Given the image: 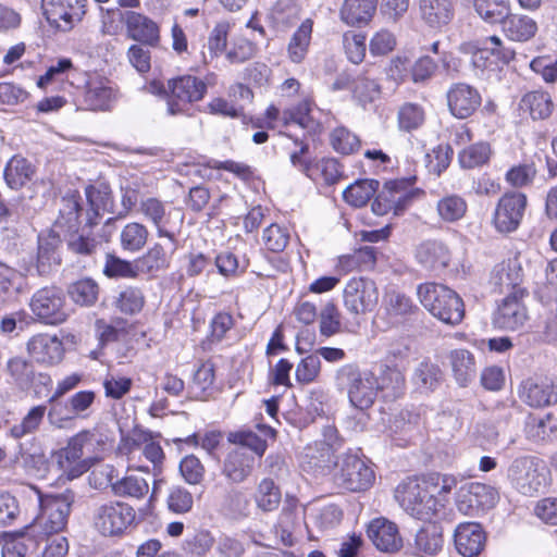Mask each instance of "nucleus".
I'll use <instances>...</instances> for the list:
<instances>
[{"label": "nucleus", "instance_id": "774afa93", "mask_svg": "<svg viewBox=\"0 0 557 557\" xmlns=\"http://www.w3.org/2000/svg\"><path fill=\"white\" fill-rule=\"evenodd\" d=\"M262 238L268 250L281 252L287 247L290 234L287 227L273 223L263 231Z\"/></svg>", "mask_w": 557, "mask_h": 557}, {"label": "nucleus", "instance_id": "cd10ccee", "mask_svg": "<svg viewBox=\"0 0 557 557\" xmlns=\"http://www.w3.org/2000/svg\"><path fill=\"white\" fill-rule=\"evenodd\" d=\"M458 51L463 55L470 57L471 69L478 78H488V73L492 71V62L490 61L491 54L485 40L482 44L480 41L461 42Z\"/></svg>", "mask_w": 557, "mask_h": 557}, {"label": "nucleus", "instance_id": "a211bd4d", "mask_svg": "<svg viewBox=\"0 0 557 557\" xmlns=\"http://www.w3.org/2000/svg\"><path fill=\"white\" fill-rule=\"evenodd\" d=\"M127 37L148 47H157L160 42V27L150 17L135 11L122 15Z\"/></svg>", "mask_w": 557, "mask_h": 557}, {"label": "nucleus", "instance_id": "9d476101", "mask_svg": "<svg viewBox=\"0 0 557 557\" xmlns=\"http://www.w3.org/2000/svg\"><path fill=\"white\" fill-rule=\"evenodd\" d=\"M346 310L352 315H361L374 310L379 302V289L368 277H351L343 290Z\"/></svg>", "mask_w": 557, "mask_h": 557}, {"label": "nucleus", "instance_id": "a18cd8bd", "mask_svg": "<svg viewBox=\"0 0 557 557\" xmlns=\"http://www.w3.org/2000/svg\"><path fill=\"white\" fill-rule=\"evenodd\" d=\"M492 156L488 143L480 141L469 145L458 153V162L462 169H475L486 164Z\"/></svg>", "mask_w": 557, "mask_h": 557}, {"label": "nucleus", "instance_id": "4d7b16f0", "mask_svg": "<svg viewBox=\"0 0 557 557\" xmlns=\"http://www.w3.org/2000/svg\"><path fill=\"white\" fill-rule=\"evenodd\" d=\"M381 95L380 85L369 72L359 75L355 81L354 98L363 107L375 101Z\"/></svg>", "mask_w": 557, "mask_h": 557}, {"label": "nucleus", "instance_id": "4be33fe9", "mask_svg": "<svg viewBox=\"0 0 557 557\" xmlns=\"http://www.w3.org/2000/svg\"><path fill=\"white\" fill-rule=\"evenodd\" d=\"M368 537L374 546L385 553H394L401 548L403 540L397 525L386 518H375L367 529Z\"/></svg>", "mask_w": 557, "mask_h": 557}, {"label": "nucleus", "instance_id": "20e7f679", "mask_svg": "<svg viewBox=\"0 0 557 557\" xmlns=\"http://www.w3.org/2000/svg\"><path fill=\"white\" fill-rule=\"evenodd\" d=\"M395 497L406 512L420 520H430L443 506L426 480H410L398 485Z\"/></svg>", "mask_w": 557, "mask_h": 557}, {"label": "nucleus", "instance_id": "09e8293b", "mask_svg": "<svg viewBox=\"0 0 557 557\" xmlns=\"http://www.w3.org/2000/svg\"><path fill=\"white\" fill-rule=\"evenodd\" d=\"M466 200L459 195H446L437 201L436 211L442 221L453 223L462 219L467 212Z\"/></svg>", "mask_w": 557, "mask_h": 557}, {"label": "nucleus", "instance_id": "6e6552de", "mask_svg": "<svg viewBox=\"0 0 557 557\" xmlns=\"http://www.w3.org/2000/svg\"><path fill=\"white\" fill-rule=\"evenodd\" d=\"M168 113L183 114L189 104L200 101L207 92V84L193 75H184L168 81Z\"/></svg>", "mask_w": 557, "mask_h": 557}, {"label": "nucleus", "instance_id": "b1692460", "mask_svg": "<svg viewBox=\"0 0 557 557\" xmlns=\"http://www.w3.org/2000/svg\"><path fill=\"white\" fill-rule=\"evenodd\" d=\"M454 542L461 556L475 557L483 550L486 535L479 523L463 522L457 525Z\"/></svg>", "mask_w": 557, "mask_h": 557}, {"label": "nucleus", "instance_id": "bf43d9fd", "mask_svg": "<svg viewBox=\"0 0 557 557\" xmlns=\"http://www.w3.org/2000/svg\"><path fill=\"white\" fill-rule=\"evenodd\" d=\"M476 13L488 23L502 22L509 11L508 0H473Z\"/></svg>", "mask_w": 557, "mask_h": 557}, {"label": "nucleus", "instance_id": "864d4df0", "mask_svg": "<svg viewBox=\"0 0 557 557\" xmlns=\"http://www.w3.org/2000/svg\"><path fill=\"white\" fill-rule=\"evenodd\" d=\"M228 32L230 24L227 22H220L213 27L208 38V53L202 52V61L205 64L210 63L225 50Z\"/></svg>", "mask_w": 557, "mask_h": 557}, {"label": "nucleus", "instance_id": "052dcab7", "mask_svg": "<svg viewBox=\"0 0 557 557\" xmlns=\"http://www.w3.org/2000/svg\"><path fill=\"white\" fill-rule=\"evenodd\" d=\"M69 294L74 302L90 306L98 299L99 286L94 280L84 278L72 284Z\"/></svg>", "mask_w": 557, "mask_h": 557}, {"label": "nucleus", "instance_id": "0e129e2a", "mask_svg": "<svg viewBox=\"0 0 557 557\" xmlns=\"http://www.w3.org/2000/svg\"><path fill=\"white\" fill-rule=\"evenodd\" d=\"M86 198L90 207L87 211V225L91 227L97 224L96 219L100 215L101 211L108 210L111 199L108 193H103L94 186L86 188Z\"/></svg>", "mask_w": 557, "mask_h": 557}, {"label": "nucleus", "instance_id": "3c124183", "mask_svg": "<svg viewBox=\"0 0 557 557\" xmlns=\"http://www.w3.org/2000/svg\"><path fill=\"white\" fill-rule=\"evenodd\" d=\"M219 508L225 516L245 517L248 515L249 499L242 491L232 488L221 498Z\"/></svg>", "mask_w": 557, "mask_h": 557}, {"label": "nucleus", "instance_id": "f03ea898", "mask_svg": "<svg viewBox=\"0 0 557 557\" xmlns=\"http://www.w3.org/2000/svg\"><path fill=\"white\" fill-rule=\"evenodd\" d=\"M29 499H35L39 506V513L35 521L46 534L62 532L66 524L74 502L72 492L44 495L36 486H29Z\"/></svg>", "mask_w": 557, "mask_h": 557}, {"label": "nucleus", "instance_id": "2eb2a0df", "mask_svg": "<svg viewBox=\"0 0 557 557\" xmlns=\"http://www.w3.org/2000/svg\"><path fill=\"white\" fill-rule=\"evenodd\" d=\"M524 296V289H516L503 298L493 318L494 325L506 331L521 329L529 318Z\"/></svg>", "mask_w": 557, "mask_h": 557}, {"label": "nucleus", "instance_id": "a878e982", "mask_svg": "<svg viewBox=\"0 0 557 557\" xmlns=\"http://www.w3.org/2000/svg\"><path fill=\"white\" fill-rule=\"evenodd\" d=\"M444 544L443 528L440 523L429 521L417 532L414 537V554L420 557L437 555Z\"/></svg>", "mask_w": 557, "mask_h": 557}, {"label": "nucleus", "instance_id": "79ce46f5", "mask_svg": "<svg viewBox=\"0 0 557 557\" xmlns=\"http://www.w3.org/2000/svg\"><path fill=\"white\" fill-rule=\"evenodd\" d=\"M46 409L44 405L32 407L20 422L9 428V435L14 440H21L36 433L44 421Z\"/></svg>", "mask_w": 557, "mask_h": 557}, {"label": "nucleus", "instance_id": "5701e85b", "mask_svg": "<svg viewBox=\"0 0 557 557\" xmlns=\"http://www.w3.org/2000/svg\"><path fill=\"white\" fill-rule=\"evenodd\" d=\"M256 461L252 453L245 447H236L226 455L222 473L231 483H243L251 475Z\"/></svg>", "mask_w": 557, "mask_h": 557}, {"label": "nucleus", "instance_id": "7c9ffc66", "mask_svg": "<svg viewBox=\"0 0 557 557\" xmlns=\"http://www.w3.org/2000/svg\"><path fill=\"white\" fill-rule=\"evenodd\" d=\"M377 0H345L341 10V20L355 26L368 23L376 11Z\"/></svg>", "mask_w": 557, "mask_h": 557}, {"label": "nucleus", "instance_id": "c9c22d12", "mask_svg": "<svg viewBox=\"0 0 557 557\" xmlns=\"http://www.w3.org/2000/svg\"><path fill=\"white\" fill-rule=\"evenodd\" d=\"M139 274H153L165 270L171 263V253L156 243L140 258L136 259Z\"/></svg>", "mask_w": 557, "mask_h": 557}, {"label": "nucleus", "instance_id": "9b49d317", "mask_svg": "<svg viewBox=\"0 0 557 557\" xmlns=\"http://www.w3.org/2000/svg\"><path fill=\"white\" fill-rule=\"evenodd\" d=\"M29 307L34 315L45 324L58 325L67 318L64 294L55 286L38 289L33 295Z\"/></svg>", "mask_w": 557, "mask_h": 557}, {"label": "nucleus", "instance_id": "58836bf2", "mask_svg": "<svg viewBox=\"0 0 557 557\" xmlns=\"http://www.w3.org/2000/svg\"><path fill=\"white\" fill-rule=\"evenodd\" d=\"M281 490L272 479L264 478L257 485L253 500L258 509L263 512H271L281 504Z\"/></svg>", "mask_w": 557, "mask_h": 557}, {"label": "nucleus", "instance_id": "69168bd1", "mask_svg": "<svg viewBox=\"0 0 557 557\" xmlns=\"http://www.w3.org/2000/svg\"><path fill=\"white\" fill-rule=\"evenodd\" d=\"M228 441L238 445V447H245L248 451L252 453L256 456V460L260 459L267 449L265 440L261 438L252 431H238L231 433Z\"/></svg>", "mask_w": 557, "mask_h": 557}, {"label": "nucleus", "instance_id": "c85d7f7f", "mask_svg": "<svg viewBox=\"0 0 557 557\" xmlns=\"http://www.w3.org/2000/svg\"><path fill=\"white\" fill-rule=\"evenodd\" d=\"M503 32L512 41L524 42L533 38L537 32L536 22L522 14H506L502 21Z\"/></svg>", "mask_w": 557, "mask_h": 557}, {"label": "nucleus", "instance_id": "423d86ee", "mask_svg": "<svg viewBox=\"0 0 557 557\" xmlns=\"http://www.w3.org/2000/svg\"><path fill=\"white\" fill-rule=\"evenodd\" d=\"M138 210L156 227L159 237H165L173 244V252L176 249V231L184 220L181 211L154 197L143 199Z\"/></svg>", "mask_w": 557, "mask_h": 557}, {"label": "nucleus", "instance_id": "603ef678", "mask_svg": "<svg viewBox=\"0 0 557 557\" xmlns=\"http://www.w3.org/2000/svg\"><path fill=\"white\" fill-rule=\"evenodd\" d=\"M148 235L149 232L145 225L137 222L128 223L121 232V246L126 251H139L146 245Z\"/></svg>", "mask_w": 557, "mask_h": 557}, {"label": "nucleus", "instance_id": "f704fd0d", "mask_svg": "<svg viewBox=\"0 0 557 557\" xmlns=\"http://www.w3.org/2000/svg\"><path fill=\"white\" fill-rule=\"evenodd\" d=\"M16 458L30 474L44 475L48 471V460L40 446L21 443Z\"/></svg>", "mask_w": 557, "mask_h": 557}, {"label": "nucleus", "instance_id": "412c9836", "mask_svg": "<svg viewBox=\"0 0 557 557\" xmlns=\"http://www.w3.org/2000/svg\"><path fill=\"white\" fill-rule=\"evenodd\" d=\"M448 108L458 119L472 115L481 104V96L472 86L463 83L454 84L447 92Z\"/></svg>", "mask_w": 557, "mask_h": 557}, {"label": "nucleus", "instance_id": "6e6d98bb", "mask_svg": "<svg viewBox=\"0 0 557 557\" xmlns=\"http://www.w3.org/2000/svg\"><path fill=\"white\" fill-rule=\"evenodd\" d=\"M397 121L401 131L411 132L424 123L425 111L418 103L406 102L398 110Z\"/></svg>", "mask_w": 557, "mask_h": 557}, {"label": "nucleus", "instance_id": "de8ad7c7", "mask_svg": "<svg viewBox=\"0 0 557 557\" xmlns=\"http://www.w3.org/2000/svg\"><path fill=\"white\" fill-rule=\"evenodd\" d=\"M113 493L119 497L140 499L149 492L148 482L136 474L126 475L111 483Z\"/></svg>", "mask_w": 557, "mask_h": 557}, {"label": "nucleus", "instance_id": "dca6fc26", "mask_svg": "<svg viewBox=\"0 0 557 557\" xmlns=\"http://www.w3.org/2000/svg\"><path fill=\"white\" fill-rule=\"evenodd\" d=\"M60 244V236L53 231L47 235H39L35 263L33 264L32 260L29 264L25 263L21 267L24 275H32L34 269L39 276L48 275L54 267L61 263Z\"/></svg>", "mask_w": 557, "mask_h": 557}, {"label": "nucleus", "instance_id": "a19ab883", "mask_svg": "<svg viewBox=\"0 0 557 557\" xmlns=\"http://www.w3.org/2000/svg\"><path fill=\"white\" fill-rule=\"evenodd\" d=\"M557 431V425L550 414L545 417L530 416L525 422V436L534 443L552 441Z\"/></svg>", "mask_w": 557, "mask_h": 557}, {"label": "nucleus", "instance_id": "6ab92c4d", "mask_svg": "<svg viewBox=\"0 0 557 557\" xmlns=\"http://www.w3.org/2000/svg\"><path fill=\"white\" fill-rule=\"evenodd\" d=\"M418 7L421 20L432 29L445 28L456 15V0H418Z\"/></svg>", "mask_w": 557, "mask_h": 557}, {"label": "nucleus", "instance_id": "f257e3e1", "mask_svg": "<svg viewBox=\"0 0 557 557\" xmlns=\"http://www.w3.org/2000/svg\"><path fill=\"white\" fill-rule=\"evenodd\" d=\"M417 296L421 305L434 318L447 325H457L465 317L461 297L443 284L422 283L417 287Z\"/></svg>", "mask_w": 557, "mask_h": 557}, {"label": "nucleus", "instance_id": "e433bc0d", "mask_svg": "<svg viewBox=\"0 0 557 557\" xmlns=\"http://www.w3.org/2000/svg\"><path fill=\"white\" fill-rule=\"evenodd\" d=\"M312 26V20L306 18L293 34L287 46L288 58L292 62L300 63L306 58L311 41Z\"/></svg>", "mask_w": 557, "mask_h": 557}, {"label": "nucleus", "instance_id": "aec40b11", "mask_svg": "<svg viewBox=\"0 0 557 557\" xmlns=\"http://www.w3.org/2000/svg\"><path fill=\"white\" fill-rule=\"evenodd\" d=\"M522 403L532 408H543L557 403V384L548 380H525L519 387Z\"/></svg>", "mask_w": 557, "mask_h": 557}, {"label": "nucleus", "instance_id": "680f3d73", "mask_svg": "<svg viewBox=\"0 0 557 557\" xmlns=\"http://www.w3.org/2000/svg\"><path fill=\"white\" fill-rule=\"evenodd\" d=\"M7 370L14 382L22 388L29 387L35 376L34 366L22 357L9 359Z\"/></svg>", "mask_w": 557, "mask_h": 557}, {"label": "nucleus", "instance_id": "49530a36", "mask_svg": "<svg viewBox=\"0 0 557 557\" xmlns=\"http://www.w3.org/2000/svg\"><path fill=\"white\" fill-rule=\"evenodd\" d=\"M379 185L375 180L356 181L343 191L344 200L356 208L362 207L376 193Z\"/></svg>", "mask_w": 557, "mask_h": 557}, {"label": "nucleus", "instance_id": "4468645a", "mask_svg": "<svg viewBox=\"0 0 557 557\" xmlns=\"http://www.w3.org/2000/svg\"><path fill=\"white\" fill-rule=\"evenodd\" d=\"M527 196L522 193H506L498 200L493 215V224L499 233H511L521 223L527 207Z\"/></svg>", "mask_w": 557, "mask_h": 557}, {"label": "nucleus", "instance_id": "37998d69", "mask_svg": "<svg viewBox=\"0 0 557 557\" xmlns=\"http://www.w3.org/2000/svg\"><path fill=\"white\" fill-rule=\"evenodd\" d=\"M146 304V297L143 289L134 285H124L121 287L114 300V306L125 314L139 313Z\"/></svg>", "mask_w": 557, "mask_h": 557}, {"label": "nucleus", "instance_id": "473e14b6", "mask_svg": "<svg viewBox=\"0 0 557 557\" xmlns=\"http://www.w3.org/2000/svg\"><path fill=\"white\" fill-rule=\"evenodd\" d=\"M376 382L377 392L381 391L386 399H396L406 389L405 375L398 367L385 366Z\"/></svg>", "mask_w": 557, "mask_h": 557}, {"label": "nucleus", "instance_id": "4c0bfd02", "mask_svg": "<svg viewBox=\"0 0 557 557\" xmlns=\"http://www.w3.org/2000/svg\"><path fill=\"white\" fill-rule=\"evenodd\" d=\"M35 170L29 161L22 157H13L4 169V180L12 189H20L33 177Z\"/></svg>", "mask_w": 557, "mask_h": 557}, {"label": "nucleus", "instance_id": "13d9d810", "mask_svg": "<svg viewBox=\"0 0 557 557\" xmlns=\"http://www.w3.org/2000/svg\"><path fill=\"white\" fill-rule=\"evenodd\" d=\"M330 144L336 152L345 156L360 148L358 136L344 126H338L331 132Z\"/></svg>", "mask_w": 557, "mask_h": 557}, {"label": "nucleus", "instance_id": "f3484780", "mask_svg": "<svg viewBox=\"0 0 557 557\" xmlns=\"http://www.w3.org/2000/svg\"><path fill=\"white\" fill-rule=\"evenodd\" d=\"M27 351L32 358L45 366H54L64 357V346L57 335L39 333L27 342Z\"/></svg>", "mask_w": 557, "mask_h": 557}, {"label": "nucleus", "instance_id": "5fc2aeb1", "mask_svg": "<svg viewBox=\"0 0 557 557\" xmlns=\"http://www.w3.org/2000/svg\"><path fill=\"white\" fill-rule=\"evenodd\" d=\"M99 444L95 432L89 430H83L72 436L67 442V447L73 450L82 459H91L94 463L95 449Z\"/></svg>", "mask_w": 557, "mask_h": 557}, {"label": "nucleus", "instance_id": "39448f33", "mask_svg": "<svg viewBox=\"0 0 557 557\" xmlns=\"http://www.w3.org/2000/svg\"><path fill=\"white\" fill-rule=\"evenodd\" d=\"M135 519V509L131 505L119 500L99 504L92 512V524L104 536L123 534L133 525Z\"/></svg>", "mask_w": 557, "mask_h": 557}, {"label": "nucleus", "instance_id": "ddd939ff", "mask_svg": "<svg viewBox=\"0 0 557 557\" xmlns=\"http://www.w3.org/2000/svg\"><path fill=\"white\" fill-rule=\"evenodd\" d=\"M47 21L62 32L71 30L86 13L87 0H41Z\"/></svg>", "mask_w": 557, "mask_h": 557}, {"label": "nucleus", "instance_id": "bb28decb", "mask_svg": "<svg viewBox=\"0 0 557 557\" xmlns=\"http://www.w3.org/2000/svg\"><path fill=\"white\" fill-rule=\"evenodd\" d=\"M416 258L426 269L443 270L450 261V252L442 242L428 240L418 246Z\"/></svg>", "mask_w": 557, "mask_h": 557}, {"label": "nucleus", "instance_id": "0eeeda50", "mask_svg": "<svg viewBox=\"0 0 557 557\" xmlns=\"http://www.w3.org/2000/svg\"><path fill=\"white\" fill-rule=\"evenodd\" d=\"M507 478L519 493L533 496L547 484L545 468L532 456L518 457L508 467Z\"/></svg>", "mask_w": 557, "mask_h": 557}, {"label": "nucleus", "instance_id": "7ed1b4c3", "mask_svg": "<svg viewBox=\"0 0 557 557\" xmlns=\"http://www.w3.org/2000/svg\"><path fill=\"white\" fill-rule=\"evenodd\" d=\"M336 386L345 389L350 404L360 410L370 408L377 395L376 377L369 371H360L354 364H345L336 371Z\"/></svg>", "mask_w": 557, "mask_h": 557}, {"label": "nucleus", "instance_id": "338daca9", "mask_svg": "<svg viewBox=\"0 0 557 557\" xmlns=\"http://www.w3.org/2000/svg\"><path fill=\"white\" fill-rule=\"evenodd\" d=\"M65 242L69 250L79 256H91L99 246V242L96 238L77 232V228L70 231Z\"/></svg>", "mask_w": 557, "mask_h": 557}, {"label": "nucleus", "instance_id": "72a5a7b5", "mask_svg": "<svg viewBox=\"0 0 557 557\" xmlns=\"http://www.w3.org/2000/svg\"><path fill=\"white\" fill-rule=\"evenodd\" d=\"M449 361L458 384L467 386L476 373L474 356L467 349H455L449 354Z\"/></svg>", "mask_w": 557, "mask_h": 557}, {"label": "nucleus", "instance_id": "f8f14e48", "mask_svg": "<svg viewBox=\"0 0 557 557\" xmlns=\"http://www.w3.org/2000/svg\"><path fill=\"white\" fill-rule=\"evenodd\" d=\"M497 500L498 492L480 482H462L456 496L457 508L466 516H473L480 510L492 508Z\"/></svg>", "mask_w": 557, "mask_h": 557}, {"label": "nucleus", "instance_id": "ea45409f", "mask_svg": "<svg viewBox=\"0 0 557 557\" xmlns=\"http://www.w3.org/2000/svg\"><path fill=\"white\" fill-rule=\"evenodd\" d=\"M81 210L79 194L76 191L66 193L61 199L57 226H66L69 231L76 230L79 225Z\"/></svg>", "mask_w": 557, "mask_h": 557}, {"label": "nucleus", "instance_id": "e2e57ef3", "mask_svg": "<svg viewBox=\"0 0 557 557\" xmlns=\"http://www.w3.org/2000/svg\"><path fill=\"white\" fill-rule=\"evenodd\" d=\"M24 275L15 269L0 262V302L9 300L13 295L23 290V286L17 282L18 277Z\"/></svg>", "mask_w": 557, "mask_h": 557}, {"label": "nucleus", "instance_id": "8fccbe9b", "mask_svg": "<svg viewBox=\"0 0 557 557\" xmlns=\"http://www.w3.org/2000/svg\"><path fill=\"white\" fill-rule=\"evenodd\" d=\"M384 305L387 314L392 318L405 319L419 310L409 296L395 290L385 295Z\"/></svg>", "mask_w": 557, "mask_h": 557}, {"label": "nucleus", "instance_id": "c756f323", "mask_svg": "<svg viewBox=\"0 0 557 557\" xmlns=\"http://www.w3.org/2000/svg\"><path fill=\"white\" fill-rule=\"evenodd\" d=\"M519 108L528 113L534 121L548 119L554 110V103L549 92L539 89L524 94L519 102Z\"/></svg>", "mask_w": 557, "mask_h": 557}, {"label": "nucleus", "instance_id": "393cba45", "mask_svg": "<svg viewBox=\"0 0 557 557\" xmlns=\"http://www.w3.org/2000/svg\"><path fill=\"white\" fill-rule=\"evenodd\" d=\"M117 99L119 89L109 79H92L86 86L84 100L92 111H110Z\"/></svg>", "mask_w": 557, "mask_h": 557}, {"label": "nucleus", "instance_id": "c03bdc74", "mask_svg": "<svg viewBox=\"0 0 557 557\" xmlns=\"http://www.w3.org/2000/svg\"><path fill=\"white\" fill-rule=\"evenodd\" d=\"M102 272L108 278L136 280L140 275L136 260H125L112 253L106 255Z\"/></svg>", "mask_w": 557, "mask_h": 557}, {"label": "nucleus", "instance_id": "2f4dec72", "mask_svg": "<svg viewBox=\"0 0 557 557\" xmlns=\"http://www.w3.org/2000/svg\"><path fill=\"white\" fill-rule=\"evenodd\" d=\"M53 459L61 473L70 480L81 476L91 468V459L79 458L67 446L57 450Z\"/></svg>", "mask_w": 557, "mask_h": 557}, {"label": "nucleus", "instance_id": "1a4fd4ad", "mask_svg": "<svg viewBox=\"0 0 557 557\" xmlns=\"http://www.w3.org/2000/svg\"><path fill=\"white\" fill-rule=\"evenodd\" d=\"M334 482L348 491L369 488L374 481L373 470L358 456L346 454L338 457L333 473Z\"/></svg>", "mask_w": 557, "mask_h": 557}]
</instances>
